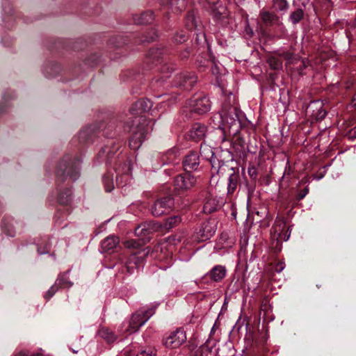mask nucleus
<instances>
[{
  "instance_id": "6ab92c4d",
  "label": "nucleus",
  "mask_w": 356,
  "mask_h": 356,
  "mask_svg": "<svg viewBox=\"0 0 356 356\" xmlns=\"http://www.w3.org/2000/svg\"><path fill=\"white\" fill-rule=\"evenodd\" d=\"M226 275V269L224 266L218 265L210 271L209 275L211 280L218 282L223 279Z\"/></svg>"
},
{
  "instance_id": "5701e85b",
  "label": "nucleus",
  "mask_w": 356,
  "mask_h": 356,
  "mask_svg": "<svg viewBox=\"0 0 356 356\" xmlns=\"http://www.w3.org/2000/svg\"><path fill=\"white\" fill-rule=\"evenodd\" d=\"M98 335L108 343H112L116 339L115 334L108 328L103 327L98 332Z\"/></svg>"
},
{
  "instance_id": "ea45409f",
  "label": "nucleus",
  "mask_w": 356,
  "mask_h": 356,
  "mask_svg": "<svg viewBox=\"0 0 356 356\" xmlns=\"http://www.w3.org/2000/svg\"><path fill=\"white\" fill-rule=\"evenodd\" d=\"M285 268V264L284 262H278L276 266H275V271L277 272V273H280L282 272L284 268Z\"/></svg>"
},
{
  "instance_id": "39448f33",
  "label": "nucleus",
  "mask_w": 356,
  "mask_h": 356,
  "mask_svg": "<svg viewBox=\"0 0 356 356\" xmlns=\"http://www.w3.org/2000/svg\"><path fill=\"white\" fill-rule=\"evenodd\" d=\"M154 309H149L148 310H140L134 314L129 323V331L131 332H136L141 326H143L147 320L154 314Z\"/></svg>"
},
{
  "instance_id": "dca6fc26",
  "label": "nucleus",
  "mask_w": 356,
  "mask_h": 356,
  "mask_svg": "<svg viewBox=\"0 0 356 356\" xmlns=\"http://www.w3.org/2000/svg\"><path fill=\"white\" fill-rule=\"evenodd\" d=\"M207 129L205 125L196 123L190 130V136L195 140L203 139L207 134Z\"/></svg>"
},
{
  "instance_id": "2f4dec72",
  "label": "nucleus",
  "mask_w": 356,
  "mask_h": 356,
  "mask_svg": "<svg viewBox=\"0 0 356 356\" xmlns=\"http://www.w3.org/2000/svg\"><path fill=\"white\" fill-rule=\"evenodd\" d=\"M71 193L70 190H67L65 193H60L58 197V202L61 204H67L71 200Z\"/></svg>"
},
{
  "instance_id": "7c9ffc66",
  "label": "nucleus",
  "mask_w": 356,
  "mask_h": 356,
  "mask_svg": "<svg viewBox=\"0 0 356 356\" xmlns=\"http://www.w3.org/2000/svg\"><path fill=\"white\" fill-rule=\"evenodd\" d=\"M186 26L188 29L192 30L193 29H195L197 26L195 16L193 14L190 13L187 15L186 19Z\"/></svg>"
},
{
  "instance_id": "e433bc0d",
  "label": "nucleus",
  "mask_w": 356,
  "mask_h": 356,
  "mask_svg": "<svg viewBox=\"0 0 356 356\" xmlns=\"http://www.w3.org/2000/svg\"><path fill=\"white\" fill-rule=\"evenodd\" d=\"M15 356H49V355H45L42 352H38L37 353H32L29 355H27L25 353L22 351V352H19V353L16 354Z\"/></svg>"
},
{
  "instance_id": "72a5a7b5",
  "label": "nucleus",
  "mask_w": 356,
  "mask_h": 356,
  "mask_svg": "<svg viewBox=\"0 0 356 356\" xmlns=\"http://www.w3.org/2000/svg\"><path fill=\"white\" fill-rule=\"evenodd\" d=\"M269 65L272 69L277 70L282 67V63L280 59L272 57L268 60Z\"/></svg>"
},
{
  "instance_id": "4468645a",
  "label": "nucleus",
  "mask_w": 356,
  "mask_h": 356,
  "mask_svg": "<svg viewBox=\"0 0 356 356\" xmlns=\"http://www.w3.org/2000/svg\"><path fill=\"white\" fill-rule=\"evenodd\" d=\"M120 239L118 236L111 235L101 243V249L104 252H113L119 246Z\"/></svg>"
},
{
  "instance_id": "a19ab883",
  "label": "nucleus",
  "mask_w": 356,
  "mask_h": 356,
  "mask_svg": "<svg viewBox=\"0 0 356 356\" xmlns=\"http://www.w3.org/2000/svg\"><path fill=\"white\" fill-rule=\"evenodd\" d=\"M248 174L252 178H255L257 175V170L255 168L251 167L248 168Z\"/></svg>"
},
{
  "instance_id": "f257e3e1",
  "label": "nucleus",
  "mask_w": 356,
  "mask_h": 356,
  "mask_svg": "<svg viewBox=\"0 0 356 356\" xmlns=\"http://www.w3.org/2000/svg\"><path fill=\"white\" fill-rule=\"evenodd\" d=\"M200 149L202 152L208 150L211 153V157L210 159V163L211 165V176L210 179L211 187H215V190L216 191V187L219 182L220 177L223 176L228 177L227 193H234L238 185L239 175L236 173L234 168L226 164L225 161H220L214 155L209 147L207 146L203 147V145H201Z\"/></svg>"
},
{
  "instance_id": "f704fd0d",
  "label": "nucleus",
  "mask_w": 356,
  "mask_h": 356,
  "mask_svg": "<svg viewBox=\"0 0 356 356\" xmlns=\"http://www.w3.org/2000/svg\"><path fill=\"white\" fill-rule=\"evenodd\" d=\"M181 221V218L177 216H175L172 217H170L166 220V226L168 225L169 227H172L177 225H178Z\"/></svg>"
},
{
  "instance_id": "2eb2a0df",
  "label": "nucleus",
  "mask_w": 356,
  "mask_h": 356,
  "mask_svg": "<svg viewBox=\"0 0 356 356\" xmlns=\"http://www.w3.org/2000/svg\"><path fill=\"white\" fill-rule=\"evenodd\" d=\"M152 102L149 99H140L137 101L132 106L130 112L132 115L140 114L143 112H147L152 108Z\"/></svg>"
},
{
  "instance_id": "393cba45",
  "label": "nucleus",
  "mask_w": 356,
  "mask_h": 356,
  "mask_svg": "<svg viewBox=\"0 0 356 356\" xmlns=\"http://www.w3.org/2000/svg\"><path fill=\"white\" fill-rule=\"evenodd\" d=\"M163 54V49L160 48H152L148 53L149 58L152 60H159Z\"/></svg>"
},
{
  "instance_id": "423d86ee",
  "label": "nucleus",
  "mask_w": 356,
  "mask_h": 356,
  "mask_svg": "<svg viewBox=\"0 0 356 356\" xmlns=\"http://www.w3.org/2000/svg\"><path fill=\"white\" fill-rule=\"evenodd\" d=\"M186 341L185 331L179 328L163 339V345L168 348H177Z\"/></svg>"
},
{
  "instance_id": "aec40b11",
  "label": "nucleus",
  "mask_w": 356,
  "mask_h": 356,
  "mask_svg": "<svg viewBox=\"0 0 356 356\" xmlns=\"http://www.w3.org/2000/svg\"><path fill=\"white\" fill-rule=\"evenodd\" d=\"M284 227L285 225L282 221H276L275 225L272 229V232L274 233L275 237L276 236L277 239L283 238L285 241L289 239L290 234L287 236L282 234V231L284 229Z\"/></svg>"
},
{
  "instance_id": "9b49d317",
  "label": "nucleus",
  "mask_w": 356,
  "mask_h": 356,
  "mask_svg": "<svg viewBox=\"0 0 356 356\" xmlns=\"http://www.w3.org/2000/svg\"><path fill=\"white\" fill-rule=\"evenodd\" d=\"M56 174L58 177H62L66 174V176L69 177L72 181H75L79 177V168L74 166L72 163L68 164L60 163Z\"/></svg>"
},
{
  "instance_id": "7ed1b4c3",
  "label": "nucleus",
  "mask_w": 356,
  "mask_h": 356,
  "mask_svg": "<svg viewBox=\"0 0 356 356\" xmlns=\"http://www.w3.org/2000/svg\"><path fill=\"white\" fill-rule=\"evenodd\" d=\"M134 122L136 126L131 127L133 134L129 140V145L131 149H138L145 139L148 129L145 127V119L143 117H136Z\"/></svg>"
},
{
  "instance_id": "6e6552de",
  "label": "nucleus",
  "mask_w": 356,
  "mask_h": 356,
  "mask_svg": "<svg viewBox=\"0 0 356 356\" xmlns=\"http://www.w3.org/2000/svg\"><path fill=\"white\" fill-rule=\"evenodd\" d=\"M189 108L191 112L203 114L211 108V102L207 97H198L189 101Z\"/></svg>"
},
{
  "instance_id": "37998d69",
  "label": "nucleus",
  "mask_w": 356,
  "mask_h": 356,
  "mask_svg": "<svg viewBox=\"0 0 356 356\" xmlns=\"http://www.w3.org/2000/svg\"><path fill=\"white\" fill-rule=\"evenodd\" d=\"M323 177V175H321L318 177H315V179H317V180H320Z\"/></svg>"
},
{
  "instance_id": "f03ea898",
  "label": "nucleus",
  "mask_w": 356,
  "mask_h": 356,
  "mask_svg": "<svg viewBox=\"0 0 356 356\" xmlns=\"http://www.w3.org/2000/svg\"><path fill=\"white\" fill-rule=\"evenodd\" d=\"M213 128L218 129L222 134L228 131L229 134H236L238 131L239 122L236 108L231 107L228 112L222 111L213 117Z\"/></svg>"
},
{
  "instance_id": "bb28decb",
  "label": "nucleus",
  "mask_w": 356,
  "mask_h": 356,
  "mask_svg": "<svg viewBox=\"0 0 356 356\" xmlns=\"http://www.w3.org/2000/svg\"><path fill=\"white\" fill-rule=\"evenodd\" d=\"M303 17V11L302 9H298L293 12L289 18L293 24L298 23Z\"/></svg>"
},
{
  "instance_id": "ddd939ff",
  "label": "nucleus",
  "mask_w": 356,
  "mask_h": 356,
  "mask_svg": "<svg viewBox=\"0 0 356 356\" xmlns=\"http://www.w3.org/2000/svg\"><path fill=\"white\" fill-rule=\"evenodd\" d=\"M199 165V156L197 152H192L187 154L183 161V167L186 172L197 170Z\"/></svg>"
},
{
  "instance_id": "b1692460",
  "label": "nucleus",
  "mask_w": 356,
  "mask_h": 356,
  "mask_svg": "<svg viewBox=\"0 0 356 356\" xmlns=\"http://www.w3.org/2000/svg\"><path fill=\"white\" fill-rule=\"evenodd\" d=\"M273 8L277 12L286 13L289 8L286 0H273Z\"/></svg>"
},
{
  "instance_id": "cd10ccee",
  "label": "nucleus",
  "mask_w": 356,
  "mask_h": 356,
  "mask_svg": "<svg viewBox=\"0 0 356 356\" xmlns=\"http://www.w3.org/2000/svg\"><path fill=\"white\" fill-rule=\"evenodd\" d=\"M314 106H316V108L318 107V110L317 111L316 113H313L312 115H314V117L317 120H321L323 119H324V118L325 117L326 115V111L325 109H323L322 108V105L321 104H319L318 102H315L314 104Z\"/></svg>"
},
{
  "instance_id": "20e7f679",
  "label": "nucleus",
  "mask_w": 356,
  "mask_h": 356,
  "mask_svg": "<svg viewBox=\"0 0 356 356\" xmlns=\"http://www.w3.org/2000/svg\"><path fill=\"white\" fill-rule=\"evenodd\" d=\"M174 206V200L170 197L157 200L151 208V212L156 217L168 213Z\"/></svg>"
},
{
  "instance_id": "79ce46f5",
  "label": "nucleus",
  "mask_w": 356,
  "mask_h": 356,
  "mask_svg": "<svg viewBox=\"0 0 356 356\" xmlns=\"http://www.w3.org/2000/svg\"><path fill=\"white\" fill-rule=\"evenodd\" d=\"M46 250H41L40 248H38V252L39 254H45V253H47L49 252V250H48V248L46 247Z\"/></svg>"
},
{
  "instance_id": "c756f323",
  "label": "nucleus",
  "mask_w": 356,
  "mask_h": 356,
  "mask_svg": "<svg viewBox=\"0 0 356 356\" xmlns=\"http://www.w3.org/2000/svg\"><path fill=\"white\" fill-rule=\"evenodd\" d=\"M103 183L106 192H111L114 188L113 181L110 175H106L104 176Z\"/></svg>"
},
{
  "instance_id": "58836bf2",
  "label": "nucleus",
  "mask_w": 356,
  "mask_h": 356,
  "mask_svg": "<svg viewBox=\"0 0 356 356\" xmlns=\"http://www.w3.org/2000/svg\"><path fill=\"white\" fill-rule=\"evenodd\" d=\"M136 356H154L152 350H142L137 354Z\"/></svg>"
},
{
  "instance_id": "a878e982",
  "label": "nucleus",
  "mask_w": 356,
  "mask_h": 356,
  "mask_svg": "<svg viewBox=\"0 0 356 356\" xmlns=\"http://www.w3.org/2000/svg\"><path fill=\"white\" fill-rule=\"evenodd\" d=\"M65 284V282H63V280L61 278V277H59L56 283H55V286H51L49 290L47 292V293L45 294L44 296V298L46 299H49L51 298L54 294L55 293V292L57 291L58 289V287H57V285H64Z\"/></svg>"
},
{
  "instance_id": "f8f14e48",
  "label": "nucleus",
  "mask_w": 356,
  "mask_h": 356,
  "mask_svg": "<svg viewBox=\"0 0 356 356\" xmlns=\"http://www.w3.org/2000/svg\"><path fill=\"white\" fill-rule=\"evenodd\" d=\"M212 195L209 197L204 204L203 210L205 213H212L225 204V200L222 197H213L214 192L212 191Z\"/></svg>"
},
{
  "instance_id": "a211bd4d",
  "label": "nucleus",
  "mask_w": 356,
  "mask_h": 356,
  "mask_svg": "<svg viewBox=\"0 0 356 356\" xmlns=\"http://www.w3.org/2000/svg\"><path fill=\"white\" fill-rule=\"evenodd\" d=\"M210 222L204 223L200 229L199 234L202 241L210 238L216 232V226L211 225Z\"/></svg>"
},
{
  "instance_id": "c85d7f7f",
  "label": "nucleus",
  "mask_w": 356,
  "mask_h": 356,
  "mask_svg": "<svg viewBox=\"0 0 356 356\" xmlns=\"http://www.w3.org/2000/svg\"><path fill=\"white\" fill-rule=\"evenodd\" d=\"M188 38V35L186 33L185 31H181L180 32L177 33L173 37V41L175 43L181 44L186 41Z\"/></svg>"
},
{
  "instance_id": "f3484780",
  "label": "nucleus",
  "mask_w": 356,
  "mask_h": 356,
  "mask_svg": "<svg viewBox=\"0 0 356 356\" xmlns=\"http://www.w3.org/2000/svg\"><path fill=\"white\" fill-rule=\"evenodd\" d=\"M162 5L169 6L172 12L179 13L186 6L185 0H159Z\"/></svg>"
},
{
  "instance_id": "412c9836",
  "label": "nucleus",
  "mask_w": 356,
  "mask_h": 356,
  "mask_svg": "<svg viewBox=\"0 0 356 356\" xmlns=\"http://www.w3.org/2000/svg\"><path fill=\"white\" fill-rule=\"evenodd\" d=\"M262 22L266 25H272L279 20V17L273 13L262 10L260 13Z\"/></svg>"
},
{
  "instance_id": "4be33fe9",
  "label": "nucleus",
  "mask_w": 356,
  "mask_h": 356,
  "mask_svg": "<svg viewBox=\"0 0 356 356\" xmlns=\"http://www.w3.org/2000/svg\"><path fill=\"white\" fill-rule=\"evenodd\" d=\"M154 20V15L151 11L143 13L140 16L134 17V22L138 24H147Z\"/></svg>"
},
{
  "instance_id": "1a4fd4ad",
  "label": "nucleus",
  "mask_w": 356,
  "mask_h": 356,
  "mask_svg": "<svg viewBox=\"0 0 356 356\" xmlns=\"http://www.w3.org/2000/svg\"><path fill=\"white\" fill-rule=\"evenodd\" d=\"M196 181L195 177L186 172L176 177L174 184L177 191H185L193 187Z\"/></svg>"
},
{
  "instance_id": "473e14b6",
  "label": "nucleus",
  "mask_w": 356,
  "mask_h": 356,
  "mask_svg": "<svg viewBox=\"0 0 356 356\" xmlns=\"http://www.w3.org/2000/svg\"><path fill=\"white\" fill-rule=\"evenodd\" d=\"M129 179V175L125 174L116 177V183L119 187H124L127 184V181Z\"/></svg>"
},
{
  "instance_id": "4c0bfd02",
  "label": "nucleus",
  "mask_w": 356,
  "mask_h": 356,
  "mask_svg": "<svg viewBox=\"0 0 356 356\" xmlns=\"http://www.w3.org/2000/svg\"><path fill=\"white\" fill-rule=\"evenodd\" d=\"M309 193L308 187H305L303 190H302L298 195V199L302 200Z\"/></svg>"
},
{
  "instance_id": "0eeeda50",
  "label": "nucleus",
  "mask_w": 356,
  "mask_h": 356,
  "mask_svg": "<svg viewBox=\"0 0 356 356\" xmlns=\"http://www.w3.org/2000/svg\"><path fill=\"white\" fill-rule=\"evenodd\" d=\"M159 225L154 222H145L138 226L135 229V234L140 238L142 243H145L150 238V235L156 232Z\"/></svg>"
},
{
  "instance_id": "c9c22d12",
  "label": "nucleus",
  "mask_w": 356,
  "mask_h": 356,
  "mask_svg": "<svg viewBox=\"0 0 356 356\" xmlns=\"http://www.w3.org/2000/svg\"><path fill=\"white\" fill-rule=\"evenodd\" d=\"M142 244L141 241L138 242L135 240H129L124 243V245L127 248H137Z\"/></svg>"
},
{
  "instance_id": "9d476101",
  "label": "nucleus",
  "mask_w": 356,
  "mask_h": 356,
  "mask_svg": "<svg viewBox=\"0 0 356 356\" xmlns=\"http://www.w3.org/2000/svg\"><path fill=\"white\" fill-rule=\"evenodd\" d=\"M197 82V77L194 73H183L176 76V86L185 90H191Z\"/></svg>"
}]
</instances>
